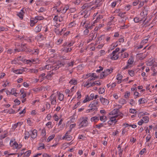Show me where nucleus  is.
<instances>
[{"label": "nucleus", "instance_id": "f257e3e1", "mask_svg": "<svg viewBox=\"0 0 157 157\" xmlns=\"http://www.w3.org/2000/svg\"><path fill=\"white\" fill-rule=\"evenodd\" d=\"M99 103L98 99L97 100H94L91 102L89 105V107L90 108L86 110V113H89L94 110L97 111L98 107L99 106Z\"/></svg>", "mask_w": 157, "mask_h": 157}, {"label": "nucleus", "instance_id": "f03ea898", "mask_svg": "<svg viewBox=\"0 0 157 157\" xmlns=\"http://www.w3.org/2000/svg\"><path fill=\"white\" fill-rule=\"evenodd\" d=\"M109 114L113 115V117H119L118 119L122 118L123 115V114L117 109H113L112 111L109 113Z\"/></svg>", "mask_w": 157, "mask_h": 157}, {"label": "nucleus", "instance_id": "7ed1b4c3", "mask_svg": "<svg viewBox=\"0 0 157 157\" xmlns=\"http://www.w3.org/2000/svg\"><path fill=\"white\" fill-rule=\"evenodd\" d=\"M88 118L87 117H82L79 120L80 122L79 124V126L81 127H86L88 124Z\"/></svg>", "mask_w": 157, "mask_h": 157}, {"label": "nucleus", "instance_id": "20e7f679", "mask_svg": "<svg viewBox=\"0 0 157 157\" xmlns=\"http://www.w3.org/2000/svg\"><path fill=\"white\" fill-rule=\"evenodd\" d=\"M113 69H107L104 70L100 75V78H104L105 77L112 73Z\"/></svg>", "mask_w": 157, "mask_h": 157}, {"label": "nucleus", "instance_id": "39448f33", "mask_svg": "<svg viewBox=\"0 0 157 157\" xmlns=\"http://www.w3.org/2000/svg\"><path fill=\"white\" fill-rule=\"evenodd\" d=\"M94 4V2H90L89 3H87L84 4L82 6V8L83 9H86V10L88 11H90L91 10V7Z\"/></svg>", "mask_w": 157, "mask_h": 157}, {"label": "nucleus", "instance_id": "423d86ee", "mask_svg": "<svg viewBox=\"0 0 157 157\" xmlns=\"http://www.w3.org/2000/svg\"><path fill=\"white\" fill-rule=\"evenodd\" d=\"M108 58L113 60H117L119 58L118 53H115L114 52H113L111 54L109 55Z\"/></svg>", "mask_w": 157, "mask_h": 157}, {"label": "nucleus", "instance_id": "0eeeda50", "mask_svg": "<svg viewBox=\"0 0 157 157\" xmlns=\"http://www.w3.org/2000/svg\"><path fill=\"white\" fill-rule=\"evenodd\" d=\"M10 144L14 149H19L21 148L22 145L21 144L18 145V144L15 141H14L12 140H11L10 141Z\"/></svg>", "mask_w": 157, "mask_h": 157}, {"label": "nucleus", "instance_id": "6e6552de", "mask_svg": "<svg viewBox=\"0 0 157 157\" xmlns=\"http://www.w3.org/2000/svg\"><path fill=\"white\" fill-rule=\"evenodd\" d=\"M94 94H91L89 96L88 95H86L85 99L83 101V103H85L91 100H92L94 99Z\"/></svg>", "mask_w": 157, "mask_h": 157}, {"label": "nucleus", "instance_id": "1a4fd4ad", "mask_svg": "<svg viewBox=\"0 0 157 157\" xmlns=\"http://www.w3.org/2000/svg\"><path fill=\"white\" fill-rule=\"evenodd\" d=\"M117 117H109V120L108 121V123L109 124L112 125L113 124H114L117 121V119L116 118Z\"/></svg>", "mask_w": 157, "mask_h": 157}, {"label": "nucleus", "instance_id": "9d476101", "mask_svg": "<svg viewBox=\"0 0 157 157\" xmlns=\"http://www.w3.org/2000/svg\"><path fill=\"white\" fill-rule=\"evenodd\" d=\"M50 100L52 105H55L56 103V96L52 94L50 97Z\"/></svg>", "mask_w": 157, "mask_h": 157}, {"label": "nucleus", "instance_id": "9b49d317", "mask_svg": "<svg viewBox=\"0 0 157 157\" xmlns=\"http://www.w3.org/2000/svg\"><path fill=\"white\" fill-rule=\"evenodd\" d=\"M147 7H144V9L140 13V15L142 17V18H144L147 14Z\"/></svg>", "mask_w": 157, "mask_h": 157}, {"label": "nucleus", "instance_id": "f8f14e48", "mask_svg": "<svg viewBox=\"0 0 157 157\" xmlns=\"http://www.w3.org/2000/svg\"><path fill=\"white\" fill-rule=\"evenodd\" d=\"M91 32L92 33L89 34L90 37L89 40H92L95 39L96 38L98 34L96 32L94 33L92 31Z\"/></svg>", "mask_w": 157, "mask_h": 157}, {"label": "nucleus", "instance_id": "ddd939ff", "mask_svg": "<svg viewBox=\"0 0 157 157\" xmlns=\"http://www.w3.org/2000/svg\"><path fill=\"white\" fill-rule=\"evenodd\" d=\"M100 100L102 104L104 105H107L109 103V101L106 99L103 98V97H101L100 98Z\"/></svg>", "mask_w": 157, "mask_h": 157}, {"label": "nucleus", "instance_id": "4468645a", "mask_svg": "<svg viewBox=\"0 0 157 157\" xmlns=\"http://www.w3.org/2000/svg\"><path fill=\"white\" fill-rule=\"evenodd\" d=\"M63 66V64L62 63H59L58 64H56L54 66H52V70H56L58 69L60 67L62 66Z\"/></svg>", "mask_w": 157, "mask_h": 157}, {"label": "nucleus", "instance_id": "2eb2a0df", "mask_svg": "<svg viewBox=\"0 0 157 157\" xmlns=\"http://www.w3.org/2000/svg\"><path fill=\"white\" fill-rule=\"evenodd\" d=\"M83 14L84 15L83 17H82V19H86V18L90 16V12L85 10L84 11Z\"/></svg>", "mask_w": 157, "mask_h": 157}, {"label": "nucleus", "instance_id": "dca6fc26", "mask_svg": "<svg viewBox=\"0 0 157 157\" xmlns=\"http://www.w3.org/2000/svg\"><path fill=\"white\" fill-rule=\"evenodd\" d=\"M104 0H96L95 2H93L98 7L100 6L102 4V2L104 1Z\"/></svg>", "mask_w": 157, "mask_h": 157}, {"label": "nucleus", "instance_id": "f3484780", "mask_svg": "<svg viewBox=\"0 0 157 157\" xmlns=\"http://www.w3.org/2000/svg\"><path fill=\"white\" fill-rule=\"evenodd\" d=\"M101 84V83L98 81L93 82L92 83H91L90 85H89L87 87H90V86H93L95 85L97 86H100Z\"/></svg>", "mask_w": 157, "mask_h": 157}, {"label": "nucleus", "instance_id": "a211bd4d", "mask_svg": "<svg viewBox=\"0 0 157 157\" xmlns=\"http://www.w3.org/2000/svg\"><path fill=\"white\" fill-rule=\"evenodd\" d=\"M54 73L53 72H50L47 74V75L44 77V78H46L48 80H51L52 78V76Z\"/></svg>", "mask_w": 157, "mask_h": 157}, {"label": "nucleus", "instance_id": "6ab92c4d", "mask_svg": "<svg viewBox=\"0 0 157 157\" xmlns=\"http://www.w3.org/2000/svg\"><path fill=\"white\" fill-rule=\"evenodd\" d=\"M72 138V136L70 135H67V133H66L65 136L63 137V139L66 140H70Z\"/></svg>", "mask_w": 157, "mask_h": 157}, {"label": "nucleus", "instance_id": "aec40b11", "mask_svg": "<svg viewBox=\"0 0 157 157\" xmlns=\"http://www.w3.org/2000/svg\"><path fill=\"white\" fill-rule=\"evenodd\" d=\"M37 136V131L35 129H34L32 132L31 135V137L32 138H35Z\"/></svg>", "mask_w": 157, "mask_h": 157}, {"label": "nucleus", "instance_id": "412c9836", "mask_svg": "<svg viewBox=\"0 0 157 157\" xmlns=\"http://www.w3.org/2000/svg\"><path fill=\"white\" fill-rule=\"evenodd\" d=\"M20 51H21V50L20 49H19V50H18V49H14V50H13L12 49H10L8 50L7 52L8 53L11 54L12 53H13V52L14 53L15 52V51H17L18 52H19Z\"/></svg>", "mask_w": 157, "mask_h": 157}, {"label": "nucleus", "instance_id": "4be33fe9", "mask_svg": "<svg viewBox=\"0 0 157 157\" xmlns=\"http://www.w3.org/2000/svg\"><path fill=\"white\" fill-rule=\"evenodd\" d=\"M99 120L98 117L94 116L91 118L90 121L92 122H96Z\"/></svg>", "mask_w": 157, "mask_h": 157}, {"label": "nucleus", "instance_id": "5701e85b", "mask_svg": "<svg viewBox=\"0 0 157 157\" xmlns=\"http://www.w3.org/2000/svg\"><path fill=\"white\" fill-rule=\"evenodd\" d=\"M13 72L16 74H21L23 72L22 70L17 69L16 70H13Z\"/></svg>", "mask_w": 157, "mask_h": 157}, {"label": "nucleus", "instance_id": "b1692460", "mask_svg": "<svg viewBox=\"0 0 157 157\" xmlns=\"http://www.w3.org/2000/svg\"><path fill=\"white\" fill-rule=\"evenodd\" d=\"M121 147L120 145H119L118 147L117 148L118 149V153L119 156L120 157H121L122 156V152L123 150L121 149Z\"/></svg>", "mask_w": 157, "mask_h": 157}, {"label": "nucleus", "instance_id": "393cba45", "mask_svg": "<svg viewBox=\"0 0 157 157\" xmlns=\"http://www.w3.org/2000/svg\"><path fill=\"white\" fill-rule=\"evenodd\" d=\"M41 25H40L37 26L35 28V31L36 33L40 32L41 31Z\"/></svg>", "mask_w": 157, "mask_h": 157}, {"label": "nucleus", "instance_id": "a878e982", "mask_svg": "<svg viewBox=\"0 0 157 157\" xmlns=\"http://www.w3.org/2000/svg\"><path fill=\"white\" fill-rule=\"evenodd\" d=\"M64 97V95L61 93H59L58 94V99L61 101L63 100Z\"/></svg>", "mask_w": 157, "mask_h": 157}, {"label": "nucleus", "instance_id": "bb28decb", "mask_svg": "<svg viewBox=\"0 0 157 157\" xmlns=\"http://www.w3.org/2000/svg\"><path fill=\"white\" fill-rule=\"evenodd\" d=\"M100 120L101 121L105 122L106 121V117L105 116H102L100 117Z\"/></svg>", "mask_w": 157, "mask_h": 157}, {"label": "nucleus", "instance_id": "cd10ccee", "mask_svg": "<svg viewBox=\"0 0 157 157\" xmlns=\"http://www.w3.org/2000/svg\"><path fill=\"white\" fill-rule=\"evenodd\" d=\"M142 120L144 123H147L149 121V118L148 117H143Z\"/></svg>", "mask_w": 157, "mask_h": 157}, {"label": "nucleus", "instance_id": "c85d7f7f", "mask_svg": "<svg viewBox=\"0 0 157 157\" xmlns=\"http://www.w3.org/2000/svg\"><path fill=\"white\" fill-rule=\"evenodd\" d=\"M146 101V99L145 98H142L139 100V104H140L144 103Z\"/></svg>", "mask_w": 157, "mask_h": 157}, {"label": "nucleus", "instance_id": "c756f323", "mask_svg": "<svg viewBox=\"0 0 157 157\" xmlns=\"http://www.w3.org/2000/svg\"><path fill=\"white\" fill-rule=\"evenodd\" d=\"M148 133L149 134L147 136L146 138V141L147 142H148L149 141L151 137V135H150L151 133L149 131V130H148Z\"/></svg>", "mask_w": 157, "mask_h": 157}, {"label": "nucleus", "instance_id": "7c9ffc66", "mask_svg": "<svg viewBox=\"0 0 157 157\" xmlns=\"http://www.w3.org/2000/svg\"><path fill=\"white\" fill-rule=\"evenodd\" d=\"M91 80L90 78H89L87 81L85 83L84 85V87H86L88 86L89 85H90V84L91 83V82H90V81H91Z\"/></svg>", "mask_w": 157, "mask_h": 157}, {"label": "nucleus", "instance_id": "2f4dec72", "mask_svg": "<svg viewBox=\"0 0 157 157\" xmlns=\"http://www.w3.org/2000/svg\"><path fill=\"white\" fill-rule=\"evenodd\" d=\"M155 59H152L150 61H148L147 65L149 66H151L155 62Z\"/></svg>", "mask_w": 157, "mask_h": 157}, {"label": "nucleus", "instance_id": "473e14b6", "mask_svg": "<svg viewBox=\"0 0 157 157\" xmlns=\"http://www.w3.org/2000/svg\"><path fill=\"white\" fill-rule=\"evenodd\" d=\"M119 102L121 104L124 105L126 103L127 101L124 99L121 98L119 100Z\"/></svg>", "mask_w": 157, "mask_h": 157}, {"label": "nucleus", "instance_id": "72a5a7b5", "mask_svg": "<svg viewBox=\"0 0 157 157\" xmlns=\"http://www.w3.org/2000/svg\"><path fill=\"white\" fill-rule=\"evenodd\" d=\"M44 38V36L40 34H39L37 36L38 40L40 41L43 40Z\"/></svg>", "mask_w": 157, "mask_h": 157}, {"label": "nucleus", "instance_id": "f704fd0d", "mask_svg": "<svg viewBox=\"0 0 157 157\" xmlns=\"http://www.w3.org/2000/svg\"><path fill=\"white\" fill-rule=\"evenodd\" d=\"M55 135L54 134L52 135L51 136H49L48 139H47V141L48 142H49L52 140L55 137Z\"/></svg>", "mask_w": 157, "mask_h": 157}, {"label": "nucleus", "instance_id": "c9c22d12", "mask_svg": "<svg viewBox=\"0 0 157 157\" xmlns=\"http://www.w3.org/2000/svg\"><path fill=\"white\" fill-rule=\"evenodd\" d=\"M21 11L22 12H20L19 13L17 14V16L20 18L21 19H23V10H21Z\"/></svg>", "mask_w": 157, "mask_h": 157}, {"label": "nucleus", "instance_id": "e433bc0d", "mask_svg": "<svg viewBox=\"0 0 157 157\" xmlns=\"http://www.w3.org/2000/svg\"><path fill=\"white\" fill-rule=\"evenodd\" d=\"M37 20L36 19H34L33 20H31L30 26H33L34 24L37 23Z\"/></svg>", "mask_w": 157, "mask_h": 157}, {"label": "nucleus", "instance_id": "4c0bfd02", "mask_svg": "<svg viewBox=\"0 0 157 157\" xmlns=\"http://www.w3.org/2000/svg\"><path fill=\"white\" fill-rule=\"evenodd\" d=\"M133 62V57H131L128 60V64H131Z\"/></svg>", "mask_w": 157, "mask_h": 157}, {"label": "nucleus", "instance_id": "58836bf2", "mask_svg": "<svg viewBox=\"0 0 157 157\" xmlns=\"http://www.w3.org/2000/svg\"><path fill=\"white\" fill-rule=\"evenodd\" d=\"M121 58L122 59H124L128 57V55L127 53L125 52L124 54H121Z\"/></svg>", "mask_w": 157, "mask_h": 157}, {"label": "nucleus", "instance_id": "ea45409f", "mask_svg": "<svg viewBox=\"0 0 157 157\" xmlns=\"http://www.w3.org/2000/svg\"><path fill=\"white\" fill-rule=\"evenodd\" d=\"M69 83L71 84L75 85L77 84V81L75 79H73L69 82Z\"/></svg>", "mask_w": 157, "mask_h": 157}, {"label": "nucleus", "instance_id": "a19ab883", "mask_svg": "<svg viewBox=\"0 0 157 157\" xmlns=\"http://www.w3.org/2000/svg\"><path fill=\"white\" fill-rule=\"evenodd\" d=\"M31 153V151L30 150H29V151L25 152L24 154V156L28 157L30 155Z\"/></svg>", "mask_w": 157, "mask_h": 157}, {"label": "nucleus", "instance_id": "79ce46f5", "mask_svg": "<svg viewBox=\"0 0 157 157\" xmlns=\"http://www.w3.org/2000/svg\"><path fill=\"white\" fill-rule=\"evenodd\" d=\"M25 150V148L21 150V152L19 154L17 153V154L18 155L17 157H19L21 156L23 154H24L25 152L24 151Z\"/></svg>", "mask_w": 157, "mask_h": 157}, {"label": "nucleus", "instance_id": "37998d69", "mask_svg": "<svg viewBox=\"0 0 157 157\" xmlns=\"http://www.w3.org/2000/svg\"><path fill=\"white\" fill-rule=\"evenodd\" d=\"M69 8L68 6H66L61 11V13H65Z\"/></svg>", "mask_w": 157, "mask_h": 157}, {"label": "nucleus", "instance_id": "c03bdc74", "mask_svg": "<svg viewBox=\"0 0 157 157\" xmlns=\"http://www.w3.org/2000/svg\"><path fill=\"white\" fill-rule=\"evenodd\" d=\"M103 18V16L101 15H99L97 16L96 18V20L95 21V22H98L100 19H101Z\"/></svg>", "mask_w": 157, "mask_h": 157}, {"label": "nucleus", "instance_id": "a18cd8bd", "mask_svg": "<svg viewBox=\"0 0 157 157\" xmlns=\"http://www.w3.org/2000/svg\"><path fill=\"white\" fill-rule=\"evenodd\" d=\"M7 29L6 28L3 26H0V33L2 31H6Z\"/></svg>", "mask_w": 157, "mask_h": 157}, {"label": "nucleus", "instance_id": "49530a36", "mask_svg": "<svg viewBox=\"0 0 157 157\" xmlns=\"http://www.w3.org/2000/svg\"><path fill=\"white\" fill-rule=\"evenodd\" d=\"M129 112L132 113H137V111L135 109H129Z\"/></svg>", "mask_w": 157, "mask_h": 157}, {"label": "nucleus", "instance_id": "de8ad7c7", "mask_svg": "<svg viewBox=\"0 0 157 157\" xmlns=\"http://www.w3.org/2000/svg\"><path fill=\"white\" fill-rule=\"evenodd\" d=\"M44 148V144H40V146L38 148V150H41Z\"/></svg>", "mask_w": 157, "mask_h": 157}, {"label": "nucleus", "instance_id": "09e8293b", "mask_svg": "<svg viewBox=\"0 0 157 157\" xmlns=\"http://www.w3.org/2000/svg\"><path fill=\"white\" fill-rule=\"evenodd\" d=\"M38 52L39 50L37 49L32 51V53L33 54H38Z\"/></svg>", "mask_w": 157, "mask_h": 157}, {"label": "nucleus", "instance_id": "8fccbe9b", "mask_svg": "<svg viewBox=\"0 0 157 157\" xmlns=\"http://www.w3.org/2000/svg\"><path fill=\"white\" fill-rule=\"evenodd\" d=\"M128 73L131 76H133L134 75V71L133 70H129Z\"/></svg>", "mask_w": 157, "mask_h": 157}, {"label": "nucleus", "instance_id": "3c124183", "mask_svg": "<svg viewBox=\"0 0 157 157\" xmlns=\"http://www.w3.org/2000/svg\"><path fill=\"white\" fill-rule=\"evenodd\" d=\"M63 30V29H62L61 30H60L59 29H56L55 30V32L58 34L61 35V33Z\"/></svg>", "mask_w": 157, "mask_h": 157}, {"label": "nucleus", "instance_id": "603ef678", "mask_svg": "<svg viewBox=\"0 0 157 157\" xmlns=\"http://www.w3.org/2000/svg\"><path fill=\"white\" fill-rule=\"evenodd\" d=\"M103 126V124L102 123H100L96 125V128L99 129H100L101 127Z\"/></svg>", "mask_w": 157, "mask_h": 157}, {"label": "nucleus", "instance_id": "864d4df0", "mask_svg": "<svg viewBox=\"0 0 157 157\" xmlns=\"http://www.w3.org/2000/svg\"><path fill=\"white\" fill-rule=\"evenodd\" d=\"M45 75V74L44 73L41 74L39 76V78H41V77L42 78L41 79L40 82L44 80V76Z\"/></svg>", "mask_w": 157, "mask_h": 157}, {"label": "nucleus", "instance_id": "5fc2aeb1", "mask_svg": "<svg viewBox=\"0 0 157 157\" xmlns=\"http://www.w3.org/2000/svg\"><path fill=\"white\" fill-rule=\"evenodd\" d=\"M105 90L104 88H100L99 93V94H102L104 93Z\"/></svg>", "mask_w": 157, "mask_h": 157}, {"label": "nucleus", "instance_id": "6e6d98bb", "mask_svg": "<svg viewBox=\"0 0 157 157\" xmlns=\"http://www.w3.org/2000/svg\"><path fill=\"white\" fill-rule=\"evenodd\" d=\"M25 45H26V44H21V47L22 48H21V49H18V50H19V49H20L21 50L20 51H25V48H23V47H24Z\"/></svg>", "mask_w": 157, "mask_h": 157}, {"label": "nucleus", "instance_id": "4d7b16f0", "mask_svg": "<svg viewBox=\"0 0 157 157\" xmlns=\"http://www.w3.org/2000/svg\"><path fill=\"white\" fill-rule=\"evenodd\" d=\"M52 67L51 65H47L45 66L44 67V68L46 69H47V70H49L50 68L52 69Z\"/></svg>", "mask_w": 157, "mask_h": 157}, {"label": "nucleus", "instance_id": "13d9d810", "mask_svg": "<svg viewBox=\"0 0 157 157\" xmlns=\"http://www.w3.org/2000/svg\"><path fill=\"white\" fill-rule=\"evenodd\" d=\"M72 50L71 48H67L66 49L63 50V51H64V52H71Z\"/></svg>", "mask_w": 157, "mask_h": 157}, {"label": "nucleus", "instance_id": "bf43d9fd", "mask_svg": "<svg viewBox=\"0 0 157 157\" xmlns=\"http://www.w3.org/2000/svg\"><path fill=\"white\" fill-rule=\"evenodd\" d=\"M82 21L81 22V25L83 26L86 24V19H82Z\"/></svg>", "mask_w": 157, "mask_h": 157}, {"label": "nucleus", "instance_id": "052dcab7", "mask_svg": "<svg viewBox=\"0 0 157 157\" xmlns=\"http://www.w3.org/2000/svg\"><path fill=\"white\" fill-rule=\"evenodd\" d=\"M46 10V9L44 7H41L38 10V12H43Z\"/></svg>", "mask_w": 157, "mask_h": 157}, {"label": "nucleus", "instance_id": "680f3d73", "mask_svg": "<svg viewBox=\"0 0 157 157\" xmlns=\"http://www.w3.org/2000/svg\"><path fill=\"white\" fill-rule=\"evenodd\" d=\"M8 133V132H6L4 134V135H1L0 136V138L1 139H4L5 137L7 136V134Z\"/></svg>", "mask_w": 157, "mask_h": 157}, {"label": "nucleus", "instance_id": "e2e57ef3", "mask_svg": "<svg viewBox=\"0 0 157 157\" xmlns=\"http://www.w3.org/2000/svg\"><path fill=\"white\" fill-rule=\"evenodd\" d=\"M134 21L135 22L137 23L139 21H141V20H140V19L139 18L136 17L134 19Z\"/></svg>", "mask_w": 157, "mask_h": 157}, {"label": "nucleus", "instance_id": "0e129e2a", "mask_svg": "<svg viewBox=\"0 0 157 157\" xmlns=\"http://www.w3.org/2000/svg\"><path fill=\"white\" fill-rule=\"evenodd\" d=\"M122 78V75L120 74H119L117 75V80H121Z\"/></svg>", "mask_w": 157, "mask_h": 157}, {"label": "nucleus", "instance_id": "69168bd1", "mask_svg": "<svg viewBox=\"0 0 157 157\" xmlns=\"http://www.w3.org/2000/svg\"><path fill=\"white\" fill-rule=\"evenodd\" d=\"M35 18L37 20H41L43 19L44 17L42 16H37L35 17Z\"/></svg>", "mask_w": 157, "mask_h": 157}, {"label": "nucleus", "instance_id": "338daca9", "mask_svg": "<svg viewBox=\"0 0 157 157\" xmlns=\"http://www.w3.org/2000/svg\"><path fill=\"white\" fill-rule=\"evenodd\" d=\"M77 98L78 99H80L81 98V92L79 91H78L77 92Z\"/></svg>", "mask_w": 157, "mask_h": 157}, {"label": "nucleus", "instance_id": "774afa93", "mask_svg": "<svg viewBox=\"0 0 157 157\" xmlns=\"http://www.w3.org/2000/svg\"><path fill=\"white\" fill-rule=\"evenodd\" d=\"M89 29H86L84 31V34L85 35H87L88 34V33L89 32Z\"/></svg>", "mask_w": 157, "mask_h": 157}]
</instances>
